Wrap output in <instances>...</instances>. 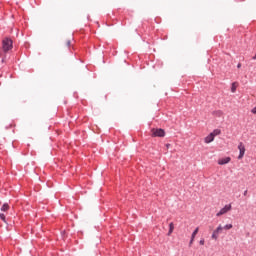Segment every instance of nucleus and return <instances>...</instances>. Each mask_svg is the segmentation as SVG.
Here are the masks:
<instances>
[{"instance_id": "f03ea898", "label": "nucleus", "mask_w": 256, "mask_h": 256, "mask_svg": "<svg viewBox=\"0 0 256 256\" xmlns=\"http://www.w3.org/2000/svg\"><path fill=\"white\" fill-rule=\"evenodd\" d=\"M152 137H164L165 136V130L162 128H153L151 130Z\"/></svg>"}, {"instance_id": "7ed1b4c3", "label": "nucleus", "mask_w": 256, "mask_h": 256, "mask_svg": "<svg viewBox=\"0 0 256 256\" xmlns=\"http://www.w3.org/2000/svg\"><path fill=\"white\" fill-rule=\"evenodd\" d=\"M231 211V204L225 205L220 211L216 214V217H221V215H225V213H229Z\"/></svg>"}, {"instance_id": "4be33fe9", "label": "nucleus", "mask_w": 256, "mask_h": 256, "mask_svg": "<svg viewBox=\"0 0 256 256\" xmlns=\"http://www.w3.org/2000/svg\"><path fill=\"white\" fill-rule=\"evenodd\" d=\"M243 195H244V196H247V190L244 191Z\"/></svg>"}, {"instance_id": "9d476101", "label": "nucleus", "mask_w": 256, "mask_h": 256, "mask_svg": "<svg viewBox=\"0 0 256 256\" xmlns=\"http://www.w3.org/2000/svg\"><path fill=\"white\" fill-rule=\"evenodd\" d=\"M210 134L213 135V137H217V135H221V130L220 129H215Z\"/></svg>"}, {"instance_id": "f3484780", "label": "nucleus", "mask_w": 256, "mask_h": 256, "mask_svg": "<svg viewBox=\"0 0 256 256\" xmlns=\"http://www.w3.org/2000/svg\"><path fill=\"white\" fill-rule=\"evenodd\" d=\"M199 243H200V245H205V239H201V240L199 241Z\"/></svg>"}, {"instance_id": "b1692460", "label": "nucleus", "mask_w": 256, "mask_h": 256, "mask_svg": "<svg viewBox=\"0 0 256 256\" xmlns=\"http://www.w3.org/2000/svg\"><path fill=\"white\" fill-rule=\"evenodd\" d=\"M1 215H3V213H0V217H1Z\"/></svg>"}, {"instance_id": "6ab92c4d", "label": "nucleus", "mask_w": 256, "mask_h": 256, "mask_svg": "<svg viewBox=\"0 0 256 256\" xmlns=\"http://www.w3.org/2000/svg\"><path fill=\"white\" fill-rule=\"evenodd\" d=\"M193 241H195V239L191 238L190 242H189V245H193Z\"/></svg>"}, {"instance_id": "39448f33", "label": "nucleus", "mask_w": 256, "mask_h": 256, "mask_svg": "<svg viewBox=\"0 0 256 256\" xmlns=\"http://www.w3.org/2000/svg\"><path fill=\"white\" fill-rule=\"evenodd\" d=\"M223 231V227L221 225H219L216 230L213 231L212 233V239L217 240L219 238V232Z\"/></svg>"}, {"instance_id": "4468645a", "label": "nucleus", "mask_w": 256, "mask_h": 256, "mask_svg": "<svg viewBox=\"0 0 256 256\" xmlns=\"http://www.w3.org/2000/svg\"><path fill=\"white\" fill-rule=\"evenodd\" d=\"M0 219H1V221H3L4 223H7V219L5 218V214H1Z\"/></svg>"}, {"instance_id": "2eb2a0df", "label": "nucleus", "mask_w": 256, "mask_h": 256, "mask_svg": "<svg viewBox=\"0 0 256 256\" xmlns=\"http://www.w3.org/2000/svg\"><path fill=\"white\" fill-rule=\"evenodd\" d=\"M169 227H170L169 233H173V223H170Z\"/></svg>"}, {"instance_id": "dca6fc26", "label": "nucleus", "mask_w": 256, "mask_h": 256, "mask_svg": "<svg viewBox=\"0 0 256 256\" xmlns=\"http://www.w3.org/2000/svg\"><path fill=\"white\" fill-rule=\"evenodd\" d=\"M66 45L67 47H71V40H67Z\"/></svg>"}, {"instance_id": "423d86ee", "label": "nucleus", "mask_w": 256, "mask_h": 256, "mask_svg": "<svg viewBox=\"0 0 256 256\" xmlns=\"http://www.w3.org/2000/svg\"><path fill=\"white\" fill-rule=\"evenodd\" d=\"M231 162V157H225L218 160V165H227V163Z\"/></svg>"}, {"instance_id": "412c9836", "label": "nucleus", "mask_w": 256, "mask_h": 256, "mask_svg": "<svg viewBox=\"0 0 256 256\" xmlns=\"http://www.w3.org/2000/svg\"><path fill=\"white\" fill-rule=\"evenodd\" d=\"M171 147V144H166V149H169Z\"/></svg>"}, {"instance_id": "f257e3e1", "label": "nucleus", "mask_w": 256, "mask_h": 256, "mask_svg": "<svg viewBox=\"0 0 256 256\" xmlns=\"http://www.w3.org/2000/svg\"><path fill=\"white\" fill-rule=\"evenodd\" d=\"M3 51H11L13 49V40L5 38L2 42Z\"/></svg>"}, {"instance_id": "ddd939ff", "label": "nucleus", "mask_w": 256, "mask_h": 256, "mask_svg": "<svg viewBox=\"0 0 256 256\" xmlns=\"http://www.w3.org/2000/svg\"><path fill=\"white\" fill-rule=\"evenodd\" d=\"M224 229H225L226 231H228V229H233V224H226V225L224 226Z\"/></svg>"}, {"instance_id": "f8f14e48", "label": "nucleus", "mask_w": 256, "mask_h": 256, "mask_svg": "<svg viewBox=\"0 0 256 256\" xmlns=\"http://www.w3.org/2000/svg\"><path fill=\"white\" fill-rule=\"evenodd\" d=\"M235 91H237V85L235 82L232 83V86H231V92L232 93H235Z\"/></svg>"}, {"instance_id": "aec40b11", "label": "nucleus", "mask_w": 256, "mask_h": 256, "mask_svg": "<svg viewBox=\"0 0 256 256\" xmlns=\"http://www.w3.org/2000/svg\"><path fill=\"white\" fill-rule=\"evenodd\" d=\"M237 69H241V63L237 64Z\"/></svg>"}, {"instance_id": "5701e85b", "label": "nucleus", "mask_w": 256, "mask_h": 256, "mask_svg": "<svg viewBox=\"0 0 256 256\" xmlns=\"http://www.w3.org/2000/svg\"><path fill=\"white\" fill-rule=\"evenodd\" d=\"M252 59L255 61L256 60V54L252 57Z\"/></svg>"}, {"instance_id": "a211bd4d", "label": "nucleus", "mask_w": 256, "mask_h": 256, "mask_svg": "<svg viewBox=\"0 0 256 256\" xmlns=\"http://www.w3.org/2000/svg\"><path fill=\"white\" fill-rule=\"evenodd\" d=\"M251 113H253L254 115H256V106L251 110Z\"/></svg>"}, {"instance_id": "0eeeda50", "label": "nucleus", "mask_w": 256, "mask_h": 256, "mask_svg": "<svg viewBox=\"0 0 256 256\" xmlns=\"http://www.w3.org/2000/svg\"><path fill=\"white\" fill-rule=\"evenodd\" d=\"M213 141H215V136H213V134H209L206 138H205V143H213Z\"/></svg>"}, {"instance_id": "20e7f679", "label": "nucleus", "mask_w": 256, "mask_h": 256, "mask_svg": "<svg viewBox=\"0 0 256 256\" xmlns=\"http://www.w3.org/2000/svg\"><path fill=\"white\" fill-rule=\"evenodd\" d=\"M238 149H239L238 159H241L242 157H245V145H243V142L239 143Z\"/></svg>"}, {"instance_id": "1a4fd4ad", "label": "nucleus", "mask_w": 256, "mask_h": 256, "mask_svg": "<svg viewBox=\"0 0 256 256\" xmlns=\"http://www.w3.org/2000/svg\"><path fill=\"white\" fill-rule=\"evenodd\" d=\"M213 115H215V117H223V111L216 110L213 112Z\"/></svg>"}, {"instance_id": "9b49d317", "label": "nucleus", "mask_w": 256, "mask_h": 256, "mask_svg": "<svg viewBox=\"0 0 256 256\" xmlns=\"http://www.w3.org/2000/svg\"><path fill=\"white\" fill-rule=\"evenodd\" d=\"M198 233H199V228H196V229L193 231L192 235H191L192 240L195 239V237L197 236Z\"/></svg>"}, {"instance_id": "6e6552de", "label": "nucleus", "mask_w": 256, "mask_h": 256, "mask_svg": "<svg viewBox=\"0 0 256 256\" xmlns=\"http://www.w3.org/2000/svg\"><path fill=\"white\" fill-rule=\"evenodd\" d=\"M0 211H9V204L8 203H4L1 208Z\"/></svg>"}]
</instances>
